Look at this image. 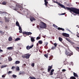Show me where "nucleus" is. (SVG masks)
<instances>
[{
    "instance_id": "f257e3e1",
    "label": "nucleus",
    "mask_w": 79,
    "mask_h": 79,
    "mask_svg": "<svg viewBox=\"0 0 79 79\" xmlns=\"http://www.w3.org/2000/svg\"><path fill=\"white\" fill-rule=\"evenodd\" d=\"M66 9L68 10H70V12H73L74 13H76V14H78L79 15V9L74 8V7H66Z\"/></svg>"
},
{
    "instance_id": "f03ea898",
    "label": "nucleus",
    "mask_w": 79,
    "mask_h": 79,
    "mask_svg": "<svg viewBox=\"0 0 79 79\" xmlns=\"http://www.w3.org/2000/svg\"><path fill=\"white\" fill-rule=\"evenodd\" d=\"M22 34H23V35L24 36V37H26L27 35H31L32 33L31 32H23Z\"/></svg>"
},
{
    "instance_id": "7ed1b4c3",
    "label": "nucleus",
    "mask_w": 79,
    "mask_h": 79,
    "mask_svg": "<svg viewBox=\"0 0 79 79\" xmlns=\"http://www.w3.org/2000/svg\"><path fill=\"white\" fill-rule=\"evenodd\" d=\"M54 3H55L57 4H58V5H59L60 6L62 7V8H63L64 9H66V8L65 7V6L63 5V4H61L60 3H58V2H56V1H54Z\"/></svg>"
},
{
    "instance_id": "20e7f679",
    "label": "nucleus",
    "mask_w": 79,
    "mask_h": 79,
    "mask_svg": "<svg viewBox=\"0 0 79 79\" xmlns=\"http://www.w3.org/2000/svg\"><path fill=\"white\" fill-rule=\"evenodd\" d=\"M41 23L43 24V26L42 27L40 26V28H41V29H45V28L47 27V25H46V24H45V23L42 22H41Z\"/></svg>"
},
{
    "instance_id": "39448f33",
    "label": "nucleus",
    "mask_w": 79,
    "mask_h": 79,
    "mask_svg": "<svg viewBox=\"0 0 79 79\" xmlns=\"http://www.w3.org/2000/svg\"><path fill=\"white\" fill-rule=\"evenodd\" d=\"M66 55L71 56V55H73V52H69L66 51Z\"/></svg>"
},
{
    "instance_id": "423d86ee",
    "label": "nucleus",
    "mask_w": 79,
    "mask_h": 79,
    "mask_svg": "<svg viewBox=\"0 0 79 79\" xmlns=\"http://www.w3.org/2000/svg\"><path fill=\"white\" fill-rule=\"evenodd\" d=\"M62 35L64 37H69V35L65 33H62Z\"/></svg>"
},
{
    "instance_id": "0eeeda50",
    "label": "nucleus",
    "mask_w": 79,
    "mask_h": 79,
    "mask_svg": "<svg viewBox=\"0 0 79 79\" xmlns=\"http://www.w3.org/2000/svg\"><path fill=\"white\" fill-rule=\"evenodd\" d=\"M53 68V65H52L51 66H48V72H50V70L52 68Z\"/></svg>"
},
{
    "instance_id": "6e6552de",
    "label": "nucleus",
    "mask_w": 79,
    "mask_h": 79,
    "mask_svg": "<svg viewBox=\"0 0 79 79\" xmlns=\"http://www.w3.org/2000/svg\"><path fill=\"white\" fill-rule=\"evenodd\" d=\"M30 19L31 22H32L33 21H35V19L34 18V17L32 16L30 17Z\"/></svg>"
},
{
    "instance_id": "1a4fd4ad",
    "label": "nucleus",
    "mask_w": 79,
    "mask_h": 79,
    "mask_svg": "<svg viewBox=\"0 0 79 79\" xmlns=\"http://www.w3.org/2000/svg\"><path fill=\"white\" fill-rule=\"evenodd\" d=\"M25 58H26V59H29L30 57V56H31V54H29L28 53H27L25 54Z\"/></svg>"
},
{
    "instance_id": "9d476101",
    "label": "nucleus",
    "mask_w": 79,
    "mask_h": 79,
    "mask_svg": "<svg viewBox=\"0 0 79 79\" xmlns=\"http://www.w3.org/2000/svg\"><path fill=\"white\" fill-rule=\"evenodd\" d=\"M33 47H34V44H32L31 46H27L26 47L27 49L29 50L31 49V48H32Z\"/></svg>"
},
{
    "instance_id": "9b49d317",
    "label": "nucleus",
    "mask_w": 79,
    "mask_h": 79,
    "mask_svg": "<svg viewBox=\"0 0 79 79\" xmlns=\"http://www.w3.org/2000/svg\"><path fill=\"white\" fill-rule=\"evenodd\" d=\"M65 39H66V40H67V41H68V42H69L71 44H74V43H73V42L71 41L70 40H69V39H68L67 38H65Z\"/></svg>"
},
{
    "instance_id": "f8f14e48",
    "label": "nucleus",
    "mask_w": 79,
    "mask_h": 79,
    "mask_svg": "<svg viewBox=\"0 0 79 79\" xmlns=\"http://www.w3.org/2000/svg\"><path fill=\"white\" fill-rule=\"evenodd\" d=\"M58 30H60V31H62L63 32H64V28H60V27H58L57 28Z\"/></svg>"
},
{
    "instance_id": "ddd939ff",
    "label": "nucleus",
    "mask_w": 79,
    "mask_h": 79,
    "mask_svg": "<svg viewBox=\"0 0 79 79\" xmlns=\"http://www.w3.org/2000/svg\"><path fill=\"white\" fill-rule=\"evenodd\" d=\"M54 69H52L51 70V72L50 73V76H52V75H53V72H54Z\"/></svg>"
},
{
    "instance_id": "4468645a",
    "label": "nucleus",
    "mask_w": 79,
    "mask_h": 79,
    "mask_svg": "<svg viewBox=\"0 0 79 79\" xmlns=\"http://www.w3.org/2000/svg\"><path fill=\"white\" fill-rule=\"evenodd\" d=\"M73 75L75 77H78V75H77V73L74 72H73Z\"/></svg>"
},
{
    "instance_id": "2eb2a0df",
    "label": "nucleus",
    "mask_w": 79,
    "mask_h": 79,
    "mask_svg": "<svg viewBox=\"0 0 79 79\" xmlns=\"http://www.w3.org/2000/svg\"><path fill=\"white\" fill-rule=\"evenodd\" d=\"M5 21L6 22H8L10 21V19L8 18H6L5 19Z\"/></svg>"
},
{
    "instance_id": "dca6fc26",
    "label": "nucleus",
    "mask_w": 79,
    "mask_h": 79,
    "mask_svg": "<svg viewBox=\"0 0 79 79\" xmlns=\"http://www.w3.org/2000/svg\"><path fill=\"white\" fill-rule=\"evenodd\" d=\"M16 69V71H19V70H20V69H19V67L18 66H17Z\"/></svg>"
},
{
    "instance_id": "f3484780",
    "label": "nucleus",
    "mask_w": 79,
    "mask_h": 79,
    "mask_svg": "<svg viewBox=\"0 0 79 79\" xmlns=\"http://www.w3.org/2000/svg\"><path fill=\"white\" fill-rule=\"evenodd\" d=\"M16 26H18V27L20 26V25H19V22H18V21H17L16 22Z\"/></svg>"
},
{
    "instance_id": "a211bd4d",
    "label": "nucleus",
    "mask_w": 79,
    "mask_h": 79,
    "mask_svg": "<svg viewBox=\"0 0 79 79\" xmlns=\"http://www.w3.org/2000/svg\"><path fill=\"white\" fill-rule=\"evenodd\" d=\"M13 47H9L7 48V50H13Z\"/></svg>"
},
{
    "instance_id": "6ab92c4d",
    "label": "nucleus",
    "mask_w": 79,
    "mask_h": 79,
    "mask_svg": "<svg viewBox=\"0 0 79 79\" xmlns=\"http://www.w3.org/2000/svg\"><path fill=\"white\" fill-rule=\"evenodd\" d=\"M20 63V61H16L15 63V64H19Z\"/></svg>"
},
{
    "instance_id": "aec40b11",
    "label": "nucleus",
    "mask_w": 79,
    "mask_h": 79,
    "mask_svg": "<svg viewBox=\"0 0 79 79\" xmlns=\"http://www.w3.org/2000/svg\"><path fill=\"white\" fill-rule=\"evenodd\" d=\"M38 43L40 44H42V43H43V42L42 41V40H39L38 41Z\"/></svg>"
},
{
    "instance_id": "412c9836",
    "label": "nucleus",
    "mask_w": 79,
    "mask_h": 79,
    "mask_svg": "<svg viewBox=\"0 0 79 79\" xmlns=\"http://www.w3.org/2000/svg\"><path fill=\"white\" fill-rule=\"evenodd\" d=\"M6 3H7V2L5 1H4L2 2V5H5L6 4Z\"/></svg>"
},
{
    "instance_id": "4be33fe9",
    "label": "nucleus",
    "mask_w": 79,
    "mask_h": 79,
    "mask_svg": "<svg viewBox=\"0 0 79 79\" xmlns=\"http://www.w3.org/2000/svg\"><path fill=\"white\" fill-rule=\"evenodd\" d=\"M25 74V72H22L19 73V75H21V74L23 75V74Z\"/></svg>"
},
{
    "instance_id": "5701e85b",
    "label": "nucleus",
    "mask_w": 79,
    "mask_h": 79,
    "mask_svg": "<svg viewBox=\"0 0 79 79\" xmlns=\"http://www.w3.org/2000/svg\"><path fill=\"white\" fill-rule=\"evenodd\" d=\"M53 27H55V28H56V29H58V26H57L56 25H55V24H53Z\"/></svg>"
},
{
    "instance_id": "b1692460",
    "label": "nucleus",
    "mask_w": 79,
    "mask_h": 79,
    "mask_svg": "<svg viewBox=\"0 0 79 79\" xmlns=\"http://www.w3.org/2000/svg\"><path fill=\"white\" fill-rule=\"evenodd\" d=\"M13 40V39H12V38L11 37H9L8 39V40L9 41H12V40Z\"/></svg>"
},
{
    "instance_id": "393cba45",
    "label": "nucleus",
    "mask_w": 79,
    "mask_h": 79,
    "mask_svg": "<svg viewBox=\"0 0 79 79\" xmlns=\"http://www.w3.org/2000/svg\"><path fill=\"white\" fill-rule=\"evenodd\" d=\"M59 40L60 42H62V41L63 40V39L60 37H59Z\"/></svg>"
},
{
    "instance_id": "a878e982",
    "label": "nucleus",
    "mask_w": 79,
    "mask_h": 79,
    "mask_svg": "<svg viewBox=\"0 0 79 79\" xmlns=\"http://www.w3.org/2000/svg\"><path fill=\"white\" fill-rule=\"evenodd\" d=\"M44 2H45L44 3L45 5L46 6H47V4H48V2L47 1H44Z\"/></svg>"
},
{
    "instance_id": "bb28decb",
    "label": "nucleus",
    "mask_w": 79,
    "mask_h": 79,
    "mask_svg": "<svg viewBox=\"0 0 79 79\" xmlns=\"http://www.w3.org/2000/svg\"><path fill=\"white\" fill-rule=\"evenodd\" d=\"M8 60L9 61H11V60H12V58L11 57L9 56L8 57Z\"/></svg>"
},
{
    "instance_id": "cd10ccee",
    "label": "nucleus",
    "mask_w": 79,
    "mask_h": 79,
    "mask_svg": "<svg viewBox=\"0 0 79 79\" xmlns=\"http://www.w3.org/2000/svg\"><path fill=\"white\" fill-rule=\"evenodd\" d=\"M29 78H30V79H36L35 77H30Z\"/></svg>"
},
{
    "instance_id": "c85d7f7f",
    "label": "nucleus",
    "mask_w": 79,
    "mask_h": 79,
    "mask_svg": "<svg viewBox=\"0 0 79 79\" xmlns=\"http://www.w3.org/2000/svg\"><path fill=\"white\" fill-rule=\"evenodd\" d=\"M20 39H21L19 38H17L15 40V41H18Z\"/></svg>"
},
{
    "instance_id": "c756f323",
    "label": "nucleus",
    "mask_w": 79,
    "mask_h": 79,
    "mask_svg": "<svg viewBox=\"0 0 79 79\" xmlns=\"http://www.w3.org/2000/svg\"><path fill=\"white\" fill-rule=\"evenodd\" d=\"M76 79V77H70V79Z\"/></svg>"
},
{
    "instance_id": "7c9ffc66",
    "label": "nucleus",
    "mask_w": 79,
    "mask_h": 79,
    "mask_svg": "<svg viewBox=\"0 0 79 79\" xmlns=\"http://www.w3.org/2000/svg\"><path fill=\"white\" fill-rule=\"evenodd\" d=\"M31 42H34V41H35V40H34V38H31Z\"/></svg>"
},
{
    "instance_id": "2f4dec72",
    "label": "nucleus",
    "mask_w": 79,
    "mask_h": 79,
    "mask_svg": "<svg viewBox=\"0 0 79 79\" xmlns=\"http://www.w3.org/2000/svg\"><path fill=\"white\" fill-rule=\"evenodd\" d=\"M6 65H3L1 67V69L3 68H5V67H6Z\"/></svg>"
},
{
    "instance_id": "473e14b6",
    "label": "nucleus",
    "mask_w": 79,
    "mask_h": 79,
    "mask_svg": "<svg viewBox=\"0 0 79 79\" xmlns=\"http://www.w3.org/2000/svg\"><path fill=\"white\" fill-rule=\"evenodd\" d=\"M48 43L47 42H45V44L46 45L44 46V47H47V45H48Z\"/></svg>"
},
{
    "instance_id": "72a5a7b5",
    "label": "nucleus",
    "mask_w": 79,
    "mask_h": 79,
    "mask_svg": "<svg viewBox=\"0 0 79 79\" xmlns=\"http://www.w3.org/2000/svg\"><path fill=\"white\" fill-rule=\"evenodd\" d=\"M22 57L23 58H26V55H25V54L24 55H23Z\"/></svg>"
},
{
    "instance_id": "f704fd0d",
    "label": "nucleus",
    "mask_w": 79,
    "mask_h": 79,
    "mask_svg": "<svg viewBox=\"0 0 79 79\" xmlns=\"http://www.w3.org/2000/svg\"><path fill=\"white\" fill-rule=\"evenodd\" d=\"M54 47H56L57 46V44L56 43H55L54 44Z\"/></svg>"
},
{
    "instance_id": "c9c22d12",
    "label": "nucleus",
    "mask_w": 79,
    "mask_h": 79,
    "mask_svg": "<svg viewBox=\"0 0 79 79\" xmlns=\"http://www.w3.org/2000/svg\"><path fill=\"white\" fill-rule=\"evenodd\" d=\"M36 40H39V39H40V37H37L36 38Z\"/></svg>"
},
{
    "instance_id": "e433bc0d",
    "label": "nucleus",
    "mask_w": 79,
    "mask_h": 79,
    "mask_svg": "<svg viewBox=\"0 0 79 79\" xmlns=\"http://www.w3.org/2000/svg\"><path fill=\"white\" fill-rule=\"evenodd\" d=\"M51 50H54L55 49V47H54V46H53L52 48H51Z\"/></svg>"
},
{
    "instance_id": "4c0bfd02",
    "label": "nucleus",
    "mask_w": 79,
    "mask_h": 79,
    "mask_svg": "<svg viewBox=\"0 0 79 79\" xmlns=\"http://www.w3.org/2000/svg\"><path fill=\"white\" fill-rule=\"evenodd\" d=\"M44 56L46 57V58H48V54H45L44 55Z\"/></svg>"
},
{
    "instance_id": "58836bf2",
    "label": "nucleus",
    "mask_w": 79,
    "mask_h": 79,
    "mask_svg": "<svg viewBox=\"0 0 79 79\" xmlns=\"http://www.w3.org/2000/svg\"><path fill=\"white\" fill-rule=\"evenodd\" d=\"M12 77H13L16 78V77H17V76H16V75H12Z\"/></svg>"
},
{
    "instance_id": "ea45409f",
    "label": "nucleus",
    "mask_w": 79,
    "mask_h": 79,
    "mask_svg": "<svg viewBox=\"0 0 79 79\" xmlns=\"http://www.w3.org/2000/svg\"><path fill=\"white\" fill-rule=\"evenodd\" d=\"M4 32H3V31H0V33H1L2 35H3L4 34Z\"/></svg>"
},
{
    "instance_id": "a19ab883",
    "label": "nucleus",
    "mask_w": 79,
    "mask_h": 79,
    "mask_svg": "<svg viewBox=\"0 0 79 79\" xmlns=\"http://www.w3.org/2000/svg\"><path fill=\"white\" fill-rule=\"evenodd\" d=\"M31 65V66H32V67H34L35 64L34 63H33Z\"/></svg>"
},
{
    "instance_id": "79ce46f5",
    "label": "nucleus",
    "mask_w": 79,
    "mask_h": 79,
    "mask_svg": "<svg viewBox=\"0 0 79 79\" xmlns=\"http://www.w3.org/2000/svg\"><path fill=\"white\" fill-rule=\"evenodd\" d=\"M19 30H22V29L21 28V27L20 26H19Z\"/></svg>"
},
{
    "instance_id": "37998d69",
    "label": "nucleus",
    "mask_w": 79,
    "mask_h": 79,
    "mask_svg": "<svg viewBox=\"0 0 79 79\" xmlns=\"http://www.w3.org/2000/svg\"><path fill=\"white\" fill-rule=\"evenodd\" d=\"M15 68H16V67L15 66H13L11 68V69H15Z\"/></svg>"
},
{
    "instance_id": "c03bdc74",
    "label": "nucleus",
    "mask_w": 79,
    "mask_h": 79,
    "mask_svg": "<svg viewBox=\"0 0 79 79\" xmlns=\"http://www.w3.org/2000/svg\"><path fill=\"white\" fill-rule=\"evenodd\" d=\"M22 32H23V31H22V30H19V33H22Z\"/></svg>"
},
{
    "instance_id": "a18cd8bd",
    "label": "nucleus",
    "mask_w": 79,
    "mask_h": 79,
    "mask_svg": "<svg viewBox=\"0 0 79 79\" xmlns=\"http://www.w3.org/2000/svg\"><path fill=\"white\" fill-rule=\"evenodd\" d=\"M62 71L63 72H65V71H66L65 69H62Z\"/></svg>"
},
{
    "instance_id": "49530a36",
    "label": "nucleus",
    "mask_w": 79,
    "mask_h": 79,
    "mask_svg": "<svg viewBox=\"0 0 79 79\" xmlns=\"http://www.w3.org/2000/svg\"><path fill=\"white\" fill-rule=\"evenodd\" d=\"M66 14V13H63L61 14V15H64Z\"/></svg>"
},
{
    "instance_id": "de8ad7c7",
    "label": "nucleus",
    "mask_w": 79,
    "mask_h": 79,
    "mask_svg": "<svg viewBox=\"0 0 79 79\" xmlns=\"http://www.w3.org/2000/svg\"><path fill=\"white\" fill-rule=\"evenodd\" d=\"M12 73V72L9 71L8 72V74H10V73Z\"/></svg>"
},
{
    "instance_id": "09e8293b",
    "label": "nucleus",
    "mask_w": 79,
    "mask_h": 79,
    "mask_svg": "<svg viewBox=\"0 0 79 79\" xmlns=\"http://www.w3.org/2000/svg\"><path fill=\"white\" fill-rule=\"evenodd\" d=\"M2 77H5V75L2 76Z\"/></svg>"
},
{
    "instance_id": "8fccbe9b",
    "label": "nucleus",
    "mask_w": 79,
    "mask_h": 79,
    "mask_svg": "<svg viewBox=\"0 0 79 79\" xmlns=\"http://www.w3.org/2000/svg\"><path fill=\"white\" fill-rule=\"evenodd\" d=\"M0 23H1V24H3V22L1 21H0Z\"/></svg>"
},
{
    "instance_id": "3c124183",
    "label": "nucleus",
    "mask_w": 79,
    "mask_h": 79,
    "mask_svg": "<svg viewBox=\"0 0 79 79\" xmlns=\"http://www.w3.org/2000/svg\"><path fill=\"white\" fill-rule=\"evenodd\" d=\"M0 52H3V50H1V49H0Z\"/></svg>"
},
{
    "instance_id": "603ef678",
    "label": "nucleus",
    "mask_w": 79,
    "mask_h": 79,
    "mask_svg": "<svg viewBox=\"0 0 79 79\" xmlns=\"http://www.w3.org/2000/svg\"><path fill=\"white\" fill-rule=\"evenodd\" d=\"M14 10H15V11H16L17 10H18V9H16V8H15L14 9Z\"/></svg>"
},
{
    "instance_id": "864d4df0",
    "label": "nucleus",
    "mask_w": 79,
    "mask_h": 79,
    "mask_svg": "<svg viewBox=\"0 0 79 79\" xmlns=\"http://www.w3.org/2000/svg\"><path fill=\"white\" fill-rule=\"evenodd\" d=\"M17 6H18V8H20V7H19V5L18 6H16V7Z\"/></svg>"
},
{
    "instance_id": "5fc2aeb1",
    "label": "nucleus",
    "mask_w": 79,
    "mask_h": 79,
    "mask_svg": "<svg viewBox=\"0 0 79 79\" xmlns=\"http://www.w3.org/2000/svg\"><path fill=\"white\" fill-rule=\"evenodd\" d=\"M48 0H44V2H47V1H48Z\"/></svg>"
},
{
    "instance_id": "6e6d98bb",
    "label": "nucleus",
    "mask_w": 79,
    "mask_h": 79,
    "mask_svg": "<svg viewBox=\"0 0 79 79\" xmlns=\"http://www.w3.org/2000/svg\"><path fill=\"white\" fill-rule=\"evenodd\" d=\"M23 66H26V64H24Z\"/></svg>"
},
{
    "instance_id": "4d7b16f0",
    "label": "nucleus",
    "mask_w": 79,
    "mask_h": 79,
    "mask_svg": "<svg viewBox=\"0 0 79 79\" xmlns=\"http://www.w3.org/2000/svg\"><path fill=\"white\" fill-rule=\"evenodd\" d=\"M36 45L37 46H38L39 45V44H38V43H37Z\"/></svg>"
},
{
    "instance_id": "13d9d810",
    "label": "nucleus",
    "mask_w": 79,
    "mask_h": 79,
    "mask_svg": "<svg viewBox=\"0 0 79 79\" xmlns=\"http://www.w3.org/2000/svg\"><path fill=\"white\" fill-rule=\"evenodd\" d=\"M77 36L79 38V35H77Z\"/></svg>"
},
{
    "instance_id": "bf43d9fd",
    "label": "nucleus",
    "mask_w": 79,
    "mask_h": 79,
    "mask_svg": "<svg viewBox=\"0 0 79 79\" xmlns=\"http://www.w3.org/2000/svg\"><path fill=\"white\" fill-rule=\"evenodd\" d=\"M5 27V28H6V29H7V27Z\"/></svg>"
},
{
    "instance_id": "052dcab7",
    "label": "nucleus",
    "mask_w": 79,
    "mask_h": 79,
    "mask_svg": "<svg viewBox=\"0 0 79 79\" xmlns=\"http://www.w3.org/2000/svg\"><path fill=\"white\" fill-rule=\"evenodd\" d=\"M64 64L65 65H66V64H65L64 62Z\"/></svg>"
},
{
    "instance_id": "680f3d73",
    "label": "nucleus",
    "mask_w": 79,
    "mask_h": 79,
    "mask_svg": "<svg viewBox=\"0 0 79 79\" xmlns=\"http://www.w3.org/2000/svg\"><path fill=\"white\" fill-rule=\"evenodd\" d=\"M77 27H78V28H79V25H77Z\"/></svg>"
},
{
    "instance_id": "e2e57ef3",
    "label": "nucleus",
    "mask_w": 79,
    "mask_h": 79,
    "mask_svg": "<svg viewBox=\"0 0 79 79\" xmlns=\"http://www.w3.org/2000/svg\"><path fill=\"white\" fill-rule=\"evenodd\" d=\"M69 69V70H71V69Z\"/></svg>"
},
{
    "instance_id": "0e129e2a",
    "label": "nucleus",
    "mask_w": 79,
    "mask_h": 79,
    "mask_svg": "<svg viewBox=\"0 0 79 79\" xmlns=\"http://www.w3.org/2000/svg\"><path fill=\"white\" fill-rule=\"evenodd\" d=\"M2 64V63H0V64Z\"/></svg>"
}]
</instances>
